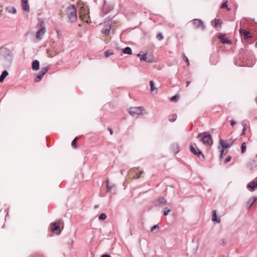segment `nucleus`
Listing matches in <instances>:
<instances>
[{"instance_id": "nucleus-10", "label": "nucleus", "mask_w": 257, "mask_h": 257, "mask_svg": "<svg viewBox=\"0 0 257 257\" xmlns=\"http://www.w3.org/2000/svg\"><path fill=\"white\" fill-rule=\"evenodd\" d=\"M193 24L196 29L200 28L202 31L205 30V26L203 25V21L200 19H196L193 20Z\"/></svg>"}, {"instance_id": "nucleus-47", "label": "nucleus", "mask_w": 257, "mask_h": 257, "mask_svg": "<svg viewBox=\"0 0 257 257\" xmlns=\"http://www.w3.org/2000/svg\"><path fill=\"white\" fill-rule=\"evenodd\" d=\"M8 209L5 210V212H7L6 216H5V219H6L7 217L9 216V212L8 211Z\"/></svg>"}, {"instance_id": "nucleus-9", "label": "nucleus", "mask_w": 257, "mask_h": 257, "mask_svg": "<svg viewBox=\"0 0 257 257\" xmlns=\"http://www.w3.org/2000/svg\"><path fill=\"white\" fill-rule=\"evenodd\" d=\"M79 16H86L89 14V10L88 7L83 5L80 7L79 11Z\"/></svg>"}, {"instance_id": "nucleus-28", "label": "nucleus", "mask_w": 257, "mask_h": 257, "mask_svg": "<svg viewBox=\"0 0 257 257\" xmlns=\"http://www.w3.org/2000/svg\"><path fill=\"white\" fill-rule=\"evenodd\" d=\"M214 20V27L215 28H217V27L220 26L222 23V21H221L220 19H215Z\"/></svg>"}, {"instance_id": "nucleus-21", "label": "nucleus", "mask_w": 257, "mask_h": 257, "mask_svg": "<svg viewBox=\"0 0 257 257\" xmlns=\"http://www.w3.org/2000/svg\"><path fill=\"white\" fill-rule=\"evenodd\" d=\"M21 5L24 11L26 12L29 11V7L28 5V0H22Z\"/></svg>"}, {"instance_id": "nucleus-38", "label": "nucleus", "mask_w": 257, "mask_h": 257, "mask_svg": "<svg viewBox=\"0 0 257 257\" xmlns=\"http://www.w3.org/2000/svg\"><path fill=\"white\" fill-rule=\"evenodd\" d=\"M183 59L185 61V62L187 63V65H189V61L188 58L185 56L184 54H183Z\"/></svg>"}, {"instance_id": "nucleus-55", "label": "nucleus", "mask_w": 257, "mask_h": 257, "mask_svg": "<svg viewBox=\"0 0 257 257\" xmlns=\"http://www.w3.org/2000/svg\"><path fill=\"white\" fill-rule=\"evenodd\" d=\"M98 207V205H95L94 206V208H95V209H96V208H97Z\"/></svg>"}, {"instance_id": "nucleus-44", "label": "nucleus", "mask_w": 257, "mask_h": 257, "mask_svg": "<svg viewBox=\"0 0 257 257\" xmlns=\"http://www.w3.org/2000/svg\"><path fill=\"white\" fill-rule=\"evenodd\" d=\"M108 130L109 131L110 134L112 135L113 134V130L110 127H108Z\"/></svg>"}, {"instance_id": "nucleus-4", "label": "nucleus", "mask_w": 257, "mask_h": 257, "mask_svg": "<svg viewBox=\"0 0 257 257\" xmlns=\"http://www.w3.org/2000/svg\"><path fill=\"white\" fill-rule=\"evenodd\" d=\"M218 150L220 153L219 161L220 165L225 164V160H223L224 152L225 151V141L220 139Z\"/></svg>"}, {"instance_id": "nucleus-58", "label": "nucleus", "mask_w": 257, "mask_h": 257, "mask_svg": "<svg viewBox=\"0 0 257 257\" xmlns=\"http://www.w3.org/2000/svg\"><path fill=\"white\" fill-rule=\"evenodd\" d=\"M255 47L256 48H257V42H256L255 43Z\"/></svg>"}, {"instance_id": "nucleus-2", "label": "nucleus", "mask_w": 257, "mask_h": 257, "mask_svg": "<svg viewBox=\"0 0 257 257\" xmlns=\"http://www.w3.org/2000/svg\"><path fill=\"white\" fill-rule=\"evenodd\" d=\"M197 138L199 139L201 142L206 145L211 146L213 143L211 135L209 132L198 134Z\"/></svg>"}, {"instance_id": "nucleus-51", "label": "nucleus", "mask_w": 257, "mask_h": 257, "mask_svg": "<svg viewBox=\"0 0 257 257\" xmlns=\"http://www.w3.org/2000/svg\"><path fill=\"white\" fill-rule=\"evenodd\" d=\"M190 83V82L189 81H186V87H187Z\"/></svg>"}, {"instance_id": "nucleus-37", "label": "nucleus", "mask_w": 257, "mask_h": 257, "mask_svg": "<svg viewBox=\"0 0 257 257\" xmlns=\"http://www.w3.org/2000/svg\"><path fill=\"white\" fill-rule=\"evenodd\" d=\"M143 173V170H141V171H140L139 172V173H137V174L134 176V179H139V178L140 177V176H141V174H142Z\"/></svg>"}, {"instance_id": "nucleus-23", "label": "nucleus", "mask_w": 257, "mask_h": 257, "mask_svg": "<svg viewBox=\"0 0 257 257\" xmlns=\"http://www.w3.org/2000/svg\"><path fill=\"white\" fill-rule=\"evenodd\" d=\"M9 75V72L7 70H4L2 71L0 75V83H2L5 79Z\"/></svg>"}, {"instance_id": "nucleus-3", "label": "nucleus", "mask_w": 257, "mask_h": 257, "mask_svg": "<svg viewBox=\"0 0 257 257\" xmlns=\"http://www.w3.org/2000/svg\"><path fill=\"white\" fill-rule=\"evenodd\" d=\"M113 17H111L110 19V17L106 18L103 22L104 27L101 29V32L106 36H108L110 33V31L111 29V20Z\"/></svg>"}, {"instance_id": "nucleus-46", "label": "nucleus", "mask_w": 257, "mask_h": 257, "mask_svg": "<svg viewBox=\"0 0 257 257\" xmlns=\"http://www.w3.org/2000/svg\"><path fill=\"white\" fill-rule=\"evenodd\" d=\"M227 3V1H226V11H229L230 10V8H228Z\"/></svg>"}, {"instance_id": "nucleus-15", "label": "nucleus", "mask_w": 257, "mask_h": 257, "mask_svg": "<svg viewBox=\"0 0 257 257\" xmlns=\"http://www.w3.org/2000/svg\"><path fill=\"white\" fill-rule=\"evenodd\" d=\"M46 32V31H44L43 29L38 30L36 34V38L38 40H42Z\"/></svg>"}, {"instance_id": "nucleus-31", "label": "nucleus", "mask_w": 257, "mask_h": 257, "mask_svg": "<svg viewBox=\"0 0 257 257\" xmlns=\"http://www.w3.org/2000/svg\"><path fill=\"white\" fill-rule=\"evenodd\" d=\"M171 211V209L168 208V207H165L163 209V213L164 216H167L168 215V213Z\"/></svg>"}, {"instance_id": "nucleus-26", "label": "nucleus", "mask_w": 257, "mask_h": 257, "mask_svg": "<svg viewBox=\"0 0 257 257\" xmlns=\"http://www.w3.org/2000/svg\"><path fill=\"white\" fill-rule=\"evenodd\" d=\"M180 95L176 94L175 95L171 97L170 100L172 102H177L179 99Z\"/></svg>"}, {"instance_id": "nucleus-59", "label": "nucleus", "mask_w": 257, "mask_h": 257, "mask_svg": "<svg viewBox=\"0 0 257 257\" xmlns=\"http://www.w3.org/2000/svg\"><path fill=\"white\" fill-rule=\"evenodd\" d=\"M225 242L224 240L222 241V243H224Z\"/></svg>"}, {"instance_id": "nucleus-52", "label": "nucleus", "mask_w": 257, "mask_h": 257, "mask_svg": "<svg viewBox=\"0 0 257 257\" xmlns=\"http://www.w3.org/2000/svg\"><path fill=\"white\" fill-rule=\"evenodd\" d=\"M106 186L109 185V180H107L106 181Z\"/></svg>"}, {"instance_id": "nucleus-30", "label": "nucleus", "mask_w": 257, "mask_h": 257, "mask_svg": "<svg viewBox=\"0 0 257 257\" xmlns=\"http://www.w3.org/2000/svg\"><path fill=\"white\" fill-rule=\"evenodd\" d=\"M78 139V138L77 137H75L71 143V146L74 148H77V140Z\"/></svg>"}, {"instance_id": "nucleus-36", "label": "nucleus", "mask_w": 257, "mask_h": 257, "mask_svg": "<svg viewBox=\"0 0 257 257\" xmlns=\"http://www.w3.org/2000/svg\"><path fill=\"white\" fill-rule=\"evenodd\" d=\"M156 38L158 40H162L164 39V36L161 33H159L157 35Z\"/></svg>"}, {"instance_id": "nucleus-32", "label": "nucleus", "mask_w": 257, "mask_h": 257, "mask_svg": "<svg viewBox=\"0 0 257 257\" xmlns=\"http://www.w3.org/2000/svg\"><path fill=\"white\" fill-rule=\"evenodd\" d=\"M106 217H107L106 214L104 213H102L99 215L98 219L100 220H104V219H105L106 218Z\"/></svg>"}, {"instance_id": "nucleus-25", "label": "nucleus", "mask_w": 257, "mask_h": 257, "mask_svg": "<svg viewBox=\"0 0 257 257\" xmlns=\"http://www.w3.org/2000/svg\"><path fill=\"white\" fill-rule=\"evenodd\" d=\"M218 38L220 40V42L223 44H225V33H220L217 35Z\"/></svg>"}, {"instance_id": "nucleus-56", "label": "nucleus", "mask_w": 257, "mask_h": 257, "mask_svg": "<svg viewBox=\"0 0 257 257\" xmlns=\"http://www.w3.org/2000/svg\"><path fill=\"white\" fill-rule=\"evenodd\" d=\"M73 240H71V245H72L73 244Z\"/></svg>"}, {"instance_id": "nucleus-49", "label": "nucleus", "mask_w": 257, "mask_h": 257, "mask_svg": "<svg viewBox=\"0 0 257 257\" xmlns=\"http://www.w3.org/2000/svg\"><path fill=\"white\" fill-rule=\"evenodd\" d=\"M231 41L226 38V44H230Z\"/></svg>"}, {"instance_id": "nucleus-43", "label": "nucleus", "mask_w": 257, "mask_h": 257, "mask_svg": "<svg viewBox=\"0 0 257 257\" xmlns=\"http://www.w3.org/2000/svg\"><path fill=\"white\" fill-rule=\"evenodd\" d=\"M231 159V157L230 156H228L226 158V163L229 162Z\"/></svg>"}, {"instance_id": "nucleus-11", "label": "nucleus", "mask_w": 257, "mask_h": 257, "mask_svg": "<svg viewBox=\"0 0 257 257\" xmlns=\"http://www.w3.org/2000/svg\"><path fill=\"white\" fill-rule=\"evenodd\" d=\"M36 28L39 29H43L44 31H46V23L42 19H38V23L36 25Z\"/></svg>"}, {"instance_id": "nucleus-29", "label": "nucleus", "mask_w": 257, "mask_h": 257, "mask_svg": "<svg viewBox=\"0 0 257 257\" xmlns=\"http://www.w3.org/2000/svg\"><path fill=\"white\" fill-rule=\"evenodd\" d=\"M113 54H114V52H113V50H108L104 52V56L106 57H108L113 55Z\"/></svg>"}, {"instance_id": "nucleus-19", "label": "nucleus", "mask_w": 257, "mask_h": 257, "mask_svg": "<svg viewBox=\"0 0 257 257\" xmlns=\"http://www.w3.org/2000/svg\"><path fill=\"white\" fill-rule=\"evenodd\" d=\"M257 187V178L251 181L247 185V188L250 190H254Z\"/></svg>"}, {"instance_id": "nucleus-54", "label": "nucleus", "mask_w": 257, "mask_h": 257, "mask_svg": "<svg viewBox=\"0 0 257 257\" xmlns=\"http://www.w3.org/2000/svg\"><path fill=\"white\" fill-rule=\"evenodd\" d=\"M120 174H121L122 175H123V170H120Z\"/></svg>"}, {"instance_id": "nucleus-50", "label": "nucleus", "mask_w": 257, "mask_h": 257, "mask_svg": "<svg viewBox=\"0 0 257 257\" xmlns=\"http://www.w3.org/2000/svg\"><path fill=\"white\" fill-rule=\"evenodd\" d=\"M230 122H231V125L232 126H233V125L235 123V121H233V120L230 121Z\"/></svg>"}, {"instance_id": "nucleus-60", "label": "nucleus", "mask_w": 257, "mask_h": 257, "mask_svg": "<svg viewBox=\"0 0 257 257\" xmlns=\"http://www.w3.org/2000/svg\"><path fill=\"white\" fill-rule=\"evenodd\" d=\"M256 103H257V97L256 98Z\"/></svg>"}, {"instance_id": "nucleus-12", "label": "nucleus", "mask_w": 257, "mask_h": 257, "mask_svg": "<svg viewBox=\"0 0 257 257\" xmlns=\"http://www.w3.org/2000/svg\"><path fill=\"white\" fill-rule=\"evenodd\" d=\"M167 204V201L164 197H159L154 202V205L155 206H160L162 205Z\"/></svg>"}, {"instance_id": "nucleus-13", "label": "nucleus", "mask_w": 257, "mask_h": 257, "mask_svg": "<svg viewBox=\"0 0 257 257\" xmlns=\"http://www.w3.org/2000/svg\"><path fill=\"white\" fill-rule=\"evenodd\" d=\"M239 33L243 37L244 39H247L248 38L252 37L251 34L244 29H240Z\"/></svg>"}, {"instance_id": "nucleus-57", "label": "nucleus", "mask_w": 257, "mask_h": 257, "mask_svg": "<svg viewBox=\"0 0 257 257\" xmlns=\"http://www.w3.org/2000/svg\"><path fill=\"white\" fill-rule=\"evenodd\" d=\"M229 147V146H228V145H227V144H226V146H225L226 149H227V148L228 147Z\"/></svg>"}, {"instance_id": "nucleus-16", "label": "nucleus", "mask_w": 257, "mask_h": 257, "mask_svg": "<svg viewBox=\"0 0 257 257\" xmlns=\"http://www.w3.org/2000/svg\"><path fill=\"white\" fill-rule=\"evenodd\" d=\"M51 230L53 232L57 233L59 231V233L60 232V226L58 223L54 222L51 224Z\"/></svg>"}, {"instance_id": "nucleus-27", "label": "nucleus", "mask_w": 257, "mask_h": 257, "mask_svg": "<svg viewBox=\"0 0 257 257\" xmlns=\"http://www.w3.org/2000/svg\"><path fill=\"white\" fill-rule=\"evenodd\" d=\"M150 90L151 92H153L154 90L157 89V88L155 87V83L153 80H151L150 81Z\"/></svg>"}, {"instance_id": "nucleus-45", "label": "nucleus", "mask_w": 257, "mask_h": 257, "mask_svg": "<svg viewBox=\"0 0 257 257\" xmlns=\"http://www.w3.org/2000/svg\"><path fill=\"white\" fill-rule=\"evenodd\" d=\"M56 33L59 37L61 35V32L60 30H56Z\"/></svg>"}, {"instance_id": "nucleus-42", "label": "nucleus", "mask_w": 257, "mask_h": 257, "mask_svg": "<svg viewBox=\"0 0 257 257\" xmlns=\"http://www.w3.org/2000/svg\"><path fill=\"white\" fill-rule=\"evenodd\" d=\"M100 257H111V255L109 254L105 253L102 254Z\"/></svg>"}, {"instance_id": "nucleus-34", "label": "nucleus", "mask_w": 257, "mask_h": 257, "mask_svg": "<svg viewBox=\"0 0 257 257\" xmlns=\"http://www.w3.org/2000/svg\"><path fill=\"white\" fill-rule=\"evenodd\" d=\"M83 22H85L87 23H89V19L90 17H79Z\"/></svg>"}, {"instance_id": "nucleus-5", "label": "nucleus", "mask_w": 257, "mask_h": 257, "mask_svg": "<svg viewBox=\"0 0 257 257\" xmlns=\"http://www.w3.org/2000/svg\"><path fill=\"white\" fill-rule=\"evenodd\" d=\"M144 110V108L142 106L132 107L128 109V112L131 116L137 117L142 114V112Z\"/></svg>"}, {"instance_id": "nucleus-22", "label": "nucleus", "mask_w": 257, "mask_h": 257, "mask_svg": "<svg viewBox=\"0 0 257 257\" xmlns=\"http://www.w3.org/2000/svg\"><path fill=\"white\" fill-rule=\"evenodd\" d=\"M137 57H138L140 60L142 61L148 62L150 63L151 61L150 60H148V58L147 57V53H144L143 54H141V53H139L137 55Z\"/></svg>"}, {"instance_id": "nucleus-14", "label": "nucleus", "mask_w": 257, "mask_h": 257, "mask_svg": "<svg viewBox=\"0 0 257 257\" xmlns=\"http://www.w3.org/2000/svg\"><path fill=\"white\" fill-rule=\"evenodd\" d=\"M212 221L215 223H218L220 222V217L218 216L216 210L212 211Z\"/></svg>"}, {"instance_id": "nucleus-48", "label": "nucleus", "mask_w": 257, "mask_h": 257, "mask_svg": "<svg viewBox=\"0 0 257 257\" xmlns=\"http://www.w3.org/2000/svg\"><path fill=\"white\" fill-rule=\"evenodd\" d=\"M225 8V2H223L221 6V8L223 9Z\"/></svg>"}, {"instance_id": "nucleus-35", "label": "nucleus", "mask_w": 257, "mask_h": 257, "mask_svg": "<svg viewBox=\"0 0 257 257\" xmlns=\"http://www.w3.org/2000/svg\"><path fill=\"white\" fill-rule=\"evenodd\" d=\"M69 22L70 23H74L76 22L77 20L78 17H68Z\"/></svg>"}, {"instance_id": "nucleus-18", "label": "nucleus", "mask_w": 257, "mask_h": 257, "mask_svg": "<svg viewBox=\"0 0 257 257\" xmlns=\"http://www.w3.org/2000/svg\"><path fill=\"white\" fill-rule=\"evenodd\" d=\"M170 150L173 153L177 154L180 151L179 145L177 143L172 144L170 147Z\"/></svg>"}, {"instance_id": "nucleus-8", "label": "nucleus", "mask_w": 257, "mask_h": 257, "mask_svg": "<svg viewBox=\"0 0 257 257\" xmlns=\"http://www.w3.org/2000/svg\"><path fill=\"white\" fill-rule=\"evenodd\" d=\"M66 15L68 16H77V10L74 5H71L67 8Z\"/></svg>"}, {"instance_id": "nucleus-41", "label": "nucleus", "mask_w": 257, "mask_h": 257, "mask_svg": "<svg viewBox=\"0 0 257 257\" xmlns=\"http://www.w3.org/2000/svg\"><path fill=\"white\" fill-rule=\"evenodd\" d=\"M107 192H110L112 188L113 187V185H107Z\"/></svg>"}, {"instance_id": "nucleus-61", "label": "nucleus", "mask_w": 257, "mask_h": 257, "mask_svg": "<svg viewBox=\"0 0 257 257\" xmlns=\"http://www.w3.org/2000/svg\"><path fill=\"white\" fill-rule=\"evenodd\" d=\"M222 257H224V256H223Z\"/></svg>"}, {"instance_id": "nucleus-1", "label": "nucleus", "mask_w": 257, "mask_h": 257, "mask_svg": "<svg viewBox=\"0 0 257 257\" xmlns=\"http://www.w3.org/2000/svg\"><path fill=\"white\" fill-rule=\"evenodd\" d=\"M13 49L6 45L0 47V62L5 67H9L14 59Z\"/></svg>"}, {"instance_id": "nucleus-6", "label": "nucleus", "mask_w": 257, "mask_h": 257, "mask_svg": "<svg viewBox=\"0 0 257 257\" xmlns=\"http://www.w3.org/2000/svg\"><path fill=\"white\" fill-rule=\"evenodd\" d=\"M190 152L196 156L200 160H204V156L203 154L202 151L198 148H195L193 146V145H191L190 146Z\"/></svg>"}, {"instance_id": "nucleus-24", "label": "nucleus", "mask_w": 257, "mask_h": 257, "mask_svg": "<svg viewBox=\"0 0 257 257\" xmlns=\"http://www.w3.org/2000/svg\"><path fill=\"white\" fill-rule=\"evenodd\" d=\"M122 52L125 54L131 55L132 54V50L131 47L127 46L123 48L122 50Z\"/></svg>"}, {"instance_id": "nucleus-20", "label": "nucleus", "mask_w": 257, "mask_h": 257, "mask_svg": "<svg viewBox=\"0 0 257 257\" xmlns=\"http://www.w3.org/2000/svg\"><path fill=\"white\" fill-rule=\"evenodd\" d=\"M32 68L34 71H37L40 68V62L38 60L33 61L32 63Z\"/></svg>"}, {"instance_id": "nucleus-53", "label": "nucleus", "mask_w": 257, "mask_h": 257, "mask_svg": "<svg viewBox=\"0 0 257 257\" xmlns=\"http://www.w3.org/2000/svg\"><path fill=\"white\" fill-rule=\"evenodd\" d=\"M13 14H15L16 12V10L14 8H13Z\"/></svg>"}, {"instance_id": "nucleus-40", "label": "nucleus", "mask_w": 257, "mask_h": 257, "mask_svg": "<svg viewBox=\"0 0 257 257\" xmlns=\"http://www.w3.org/2000/svg\"><path fill=\"white\" fill-rule=\"evenodd\" d=\"M159 228V226L158 224L154 225H153V226L151 227V231H154V230H155V229H158Z\"/></svg>"}, {"instance_id": "nucleus-7", "label": "nucleus", "mask_w": 257, "mask_h": 257, "mask_svg": "<svg viewBox=\"0 0 257 257\" xmlns=\"http://www.w3.org/2000/svg\"><path fill=\"white\" fill-rule=\"evenodd\" d=\"M49 68L50 67L49 66L42 67L39 73L36 75L35 81L36 82H40L42 79L45 74L48 72Z\"/></svg>"}, {"instance_id": "nucleus-17", "label": "nucleus", "mask_w": 257, "mask_h": 257, "mask_svg": "<svg viewBox=\"0 0 257 257\" xmlns=\"http://www.w3.org/2000/svg\"><path fill=\"white\" fill-rule=\"evenodd\" d=\"M256 197L254 196H252L250 197L247 202L246 203L245 206L247 209L250 208L251 205L256 201Z\"/></svg>"}, {"instance_id": "nucleus-33", "label": "nucleus", "mask_w": 257, "mask_h": 257, "mask_svg": "<svg viewBox=\"0 0 257 257\" xmlns=\"http://www.w3.org/2000/svg\"><path fill=\"white\" fill-rule=\"evenodd\" d=\"M246 148V143L244 142L242 144L241 146L242 153H244L245 152Z\"/></svg>"}, {"instance_id": "nucleus-39", "label": "nucleus", "mask_w": 257, "mask_h": 257, "mask_svg": "<svg viewBox=\"0 0 257 257\" xmlns=\"http://www.w3.org/2000/svg\"><path fill=\"white\" fill-rule=\"evenodd\" d=\"M177 118V115L176 114H174L171 117H170L169 120L171 122H174Z\"/></svg>"}]
</instances>
